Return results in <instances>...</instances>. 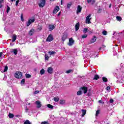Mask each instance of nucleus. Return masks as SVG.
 I'll list each match as a JSON object with an SVG mask.
<instances>
[{"label":"nucleus","mask_w":124,"mask_h":124,"mask_svg":"<svg viewBox=\"0 0 124 124\" xmlns=\"http://www.w3.org/2000/svg\"><path fill=\"white\" fill-rule=\"evenodd\" d=\"M117 78H118L119 80L117 81V83H123V81H120V80H122L124 79V72H120L119 73L117 74Z\"/></svg>","instance_id":"obj_1"},{"label":"nucleus","mask_w":124,"mask_h":124,"mask_svg":"<svg viewBox=\"0 0 124 124\" xmlns=\"http://www.w3.org/2000/svg\"><path fill=\"white\" fill-rule=\"evenodd\" d=\"M46 4V0H40V2L38 3L39 7L42 8L45 6Z\"/></svg>","instance_id":"obj_2"},{"label":"nucleus","mask_w":124,"mask_h":124,"mask_svg":"<svg viewBox=\"0 0 124 124\" xmlns=\"http://www.w3.org/2000/svg\"><path fill=\"white\" fill-rule=\"evenodd\" d=\"M15 76L16 78H17V79H21L22 78V77L23 76V75H22V72H17L15 73Z\"/></svg>","instance_id":"obj_3"},{"label":"nucleus","mask_w":124,"mask_h":124,"mask_svg":"<svg viewBox=\"0 0 124 124\" xmlns=\"http://www.w3.org/2000/svg\"><path fill=\"white\" fill-rule=\"evenodd\" d=\"M91 16L92 15H89L86 17L85 20V22L86 24H92V22H91V20H92Z\"/></svg>","instance_id":"obj_4"},{"label":"nucleus","mask_w":124,"mask_h":124,"mask_svg":"<svg viewBox=\"0 0 124 124\" xmlns=\"http://www.w3.org/2000/svg\"><path fill=\"white\" fill-rule=\"evenodd\" d=\"M34 21H35V19L34 18L29 19L28 21L26 23L27 27L31 26V24H32V23H33Z\"/></svg>","instance_id":"obj_5"},{"label":"nucleus","mask_w":124,"mask_h":124,"mask_svg":"<svg viewBox=\"0 0 124 124\" xmlns=\"http://www.w3.org/2000/svg\"><path fill=\"white\" fill-rule=\"evenodd\" d=\"M74 44V40L73 38H70L69 40V43H68V46H72Z\"/></svg>","instance_id":"obj_6"},{"label":"nucleus","mask_w":124,"mask_h":124,"mask_svg":"<svg viewBox=\"0 0 124 124\" xmlns=\"http://www.w3.org/2000/svg\"><path fill=\"white\" fill-rule=\"evenodd\" d=\"M59 10H60V7H59V6H56L53 10V14H57V13H58Z\"/></svg>","instance_id":"obj_7"},{"label":"nucleus","mask_w":124,"mask_h":124,"mask_svg":"<svg viewBox=\"0 0 124 124\" xmlns=\"http://www.w3.org/2000/svg\"><path fill=\"white\" fill-rule=\"evenodd\" d=\"M54 40V38H53V35L52 34H50L47 38L46 39V41H48L49 42H51V41H53Z\"/></svg>","instance_id":"obj_8"},{"label":"nucleus","mask_w":124,"mask_h":124,"mask_svg":"<svg viewBox=\"0 0 124 124\" xmlns=\"http://www.w3.org/2000/svg\"><path fill=\"white\" fill-rule=\"evenodd\" d=\"M35 104L36 105V107L37 108H38V109H39V108H41V102L39 101H36L35 102Z\"/></svg>","instance_id":"obj_9"},{"label":"nucleus","mask_w":124,"mask_h":124,"mask_svg":"<svg viewBox=\"0 0 124 124\" xmlns=\"http://www.w3.org/2000/svg\"><path fill=\"white\" fill-rule=\"evenodd\" d=\"M82 11V7H81V6L78 5L77 8V14L78 15L79 13H81V12Z\"/></svg>","instance_id":"obj_10"},{"label":"nucleus","mask_w":124,"mask_h":124,"mask_svg":"<svg viewBox=\"0 0 124 124\" xmlns=\"http://www.w3.org/2000/svg\"><path fill=\"white\" fill-rule=\"evenodd\" d=\"M80 90L83 91L84 93H87L88 92V88L87 87L84 86L81 88Z\"/></svg>","instance_id":"obj_11"},{"label":"nucleus","mask_w":124,"mask_h":124,"mask_svg":"<svg viewBox=\"0 0 124 124\" xmlns=\"http://www.w3.org/2000/svg\"><path fill=\"white\" fill-rule=\"evenodd\" d=\"M48 27L50 31H53V30H54L55 28H56V26H55V25H53L51 24H49Z\"/></svg>","instance_id":"obj_12"},{"label":"nucleus","mask_w":124,"mask_h":124,"mask_svg":"<svg viewBox=\"0 0 124 124\" xmlns=\"http://www.w3.org/2000/svg\"><path fill=\"white\" fill-rule=\"evenodd\" d=\"M66 38H67V35L64 34L62 36V41L63 42H64V41H65V39H66Z\"/></svg>","instance_id":"obj_13"},{"label":"nucleus","mask_w":124,"mask_h":124,"mask_svg":"<svg viewBox=\"0 0 124 124\" xmlns=\"http://www.w3.org/2000/svg\"><path fill=\"white\" fill-rule=\"evenodd\" d=\"M53 68L49 67L47 69V72L49 74H53Z\"/></svg>","instance_id":"obj_14"},{"label":"nucleus","mask_w":124,"mask_h":124,"mask_svg":"<svg viewBox=\"0 0 124 124\" xmlns=\"http://www.w3.org/2000/svg\"><path fill=\"white\" fill-rule=\"evenodd\" d=\"M96 41V37L95 36H93L92 39L90 41V43L92 44L93 43H94V42Z\"/></svg>","instance_id":"obj_15"},{"label":"nucleus","mask_w":124,"mask_h":124,"mask_svg":"<svg viewBox=\"0 0 124 124\" xmlns=\"http://www.w3.org/2000/svg\"><path fill=\"white\" fill-rule=\"evenodd\" d=\"M11 53H13L14 55H16L18 53V50L17 49H13L11 50Z\"/></svg>","instance_id":"obj_16"},{"label":"nucleus","mask_w":124,"mask_h":124,"mask_svg":"<svg viewBox=\"0 0 124 124\" xmlns=\"http://www.w3.org/2000/svg\"><path fill=\"white\" fill-rule=\"evenodd\" d=\"M80 27V23L78 22V23H77L76 25H75V30L76 31H78V30H79V28Z\"/></svg>","instance_id":"obj_17"},{"label":"nucleus","mask_w":124,"mask_h":124,"mask_svg":"<svg viewBox=\"0 0 124 124\" xmlns=\"http://www.w3.org/2000/svg\"><path fill=\"white\" fill-rule=\"evenodd\" d=\"M17 39V35L14 34L12 37V42H15Z\"/></svg>","instance_id":"obj_18"},{"label":"nucleus","mask_w":124,"mask_h":124,"mask_svg":"<svg viewBox=\"0 0 124 124\" xmlns=\"http://www.w3.org/2000/svg\"><path fill=\"white\" fill-rule=\"evenodd\" d=\"M81 111H82L81 117H84L85 115H86V113L87 111L86 110V109H82Z\"/></svg>","instance_id":"obj_19"},{"label":"nucleus","mask_w":124,"mask_h":124,"mask_svg":"<svg viewBox=\"0 0 124 124\" xmlns=\"http://www.w3.org/2000/svg\"><path fill=\"white\" fill-rule=\"evenodd\" d=\"M34 29H31V31H30V32H29V34L30 35H32V34H33V33H34Z\"/></svg>","instance_id":"obj_20"},{"label":"nucleus","mask_w":124,"mask_h":124,"mask_svg":"<svg viewBox=\"0 0 124 124\" xmlns=\"http://www.w3.org/2000/svg\"><path fill=\"white\" fill-rule=\"evenodd\" d=\"M41 30H42V26L38 25L37 27V31H41Z\"/></svg>","instance_id":"obj_21"},{"label":"nucleus","mask_w":124,"mask_h":124,"mask_svg":"<svg viewBox=\"0 0 124 124\" xmlns=\"http://www.w3.org/2000/svg\"><path fill=\"white\" fill-rule=\"evenodd\" d=\"M48 53L49 54L50 56H52V55H56L55 51H48Z\"/></svg>","instance_id":"obj_22"},{"label":"nucleus","mask_w":124,"mask_h":124,"mask_svg":"<svg viewBox=\"0 0 124 124\" xmlns=\"http://www.w3.org/2000/svg\"><path fill=\"white\" fill-rule=\"evenodd\" d=\"M116 20H117V21H118L119 22H121V21H122V17L117 16H116Z\"/></svg>","instance_id":"obj_23"},{"label":"nucleus","mask_w":124,"mask_h":124,"mask_svg":"<svg viewBox=\"0 0 124 124\" xmlns=\"http://www.w3.org/2000/svg\"><path fill=\"white\" fill-rule=\"evenodd\" d=\"M71 5H72V3L71 2L68 3L67 5V8H70V7H71Z\"/></svg>","instance_id":"obj_24"},{"label":"nucleus","mask_w":124,"mask_h":124,"mask_svg":"<svg viewBox=\"0 0 124 124\" xmlns=\"http://www.w3.org/2000/svg\"><path fill=\"white\" fill-rule=\"evenodd\" d=\"M44 73H45V70L44 69H42V70H40V74H41V75H43Z\"/></svg>","instance_id":"obj_25"},{"label":"nucleus","mask_w":124,"mask_h":124,"mask_svg":"<svg viewBox=\"0 0 124 124\" xmlns=\"http://www.w3.org/2000/svg\"><path fill=\"white\" fill-rule=\"evenodd\" d=\"M7 70H8V67L7 66H5V68L4 69V71H1V72H2V73H3V72H6V71H7Z\"/></svg>","instance_id":"obj_26"},{"label":"nucleus","mask_w":124,"mask_h":124,"mask_svg":"<svg viewBox=\"0 0 124 124\" xmlns=\"http://www.w3.org/2000/svg\"><path fill=\"white\" fill-rule=\"evenodd\" d=\"M8 117H9V118H10V119H13V118H14V115L12 113H10L8 115Z\"/></svg>","instance_id":"obj_27"},{"label":"nucleus","mask_w":124,"mask_h":124,"mask_svg":"<svg viewBox=\"0 0 124 124\" xmlns=\"http://www.w3.org/2000/svg\"><path fill=\"white\" fill-rule=\"evenodd\" d=\"M77 95H81L83 94V92L81 91H78L77 93Z\"/></svg>","instance_id":"obj_28"},{"label":"nucleus","mask_w":124,"mask_h":124,"mask_svg":"<svg viewBox=\"0 0 124 124\" xmlns=\"http://www.w3.org/2000/svg\"><path fill=\"white\" fill-rule=\"evenodd\" d=\"M88 31H89V29L87 28H85L83 30V32L84 33H87V32H88Z\"/></svg>","instance_id":"obj_29"},{"label":"nucleus","mask_w":124,"mask_h":124,"mask_svg":"<svg viewBox=\"0 0 124 124\" xmlns=\"http://www.w3.org/2000/svg\"><path fill=\"white\" fill-rule=\"evenodd\" d=\"M48 108H49V109H53V108H54V106H53L51 104H48L47 105Z\"/></svg>","instance_id":"obj_30"},{"label":"nucleus","mask_w":124,"mask_h":124,"mask_svg":"<svg viewBox=\"0 0 124 124\" xmlns=\"http://www.w3.org/2000/svg\"><path fill=\"white\" fill-rule=\"evenodd\" d=\"M98 79H99V76H98V75H95L94 77L93 80H97Z\"/></svg>","instance_id":"obj_31"},{"label":"nucleus","mask_w":124,"mask_h":124,"mask_svg":"<svg viewBox=\"0 0 124 124\" xmlns=\"http://www.w3.org/2000/svg\"><path fill=\"white\" fill-rule=\"evenodd\" d=\"M25 76L26 78L29 79V78H31V76L29 74H26Z\"/></svg>","instance_id":"obj_32"},{"label":"nucleus","mask_w":124,"mask_h":124,"mask_svg":"<svg viewBox=\"0 0 124 124\" xmlns=\"http://www.w3.org/2000/svg\"><path fill=\"white\" fill-rule=\"evenodd\" d=\"M87 37H88V34H85L82 35V38H83V39L87 38Z\"/></svg>","instance_id":"obj_33"},{"label":"nucleus","mask_w":124,"mask_h":124,"mask_svg":"<svg viewBox=\"0 0 124 124\" xmlns=\"http://www.w3.org/2000/svg\"><path fill=\"white\" fill-rule=\"evenodd\" d=\"M102 80H103V82H108V79H107V78H106L105 77H103Z\"/></svg>","instance_id":"obj_34"},{"label":"nucleus","mask_w":124,"mask_h":124,"mask_svg":"<svg viewBox=\"0 0 124 124\" xmlns=\"http://www.w3.org/2000/svg\"><path fill=\"white\" fill-rule=\"evenodd\" d=\"M102 34H103V35H106L107 34V31H102Z\"/></svg>","instance_id":"obj_35"},{"label":"nucleus","mask_w":124,"mask_h":124,"mask_svg":"<svg viewBox=\"0 0 124 124\" xmlns=\"http://www.w3.org/2000/svg\"><path fill=\"white\" fill-rule=\"evenodd\" d=\"M99 113H100L99 110H97L96 111V114H95L96 117H97V116H98V115H99Z\"/></svg>","instance_id":"obj_36"},{"label":"nucleus","mask_w":124,"mask_h":124,"mask_svg":"<svg viewBox=\"0 0 124 124\" xmlns=\"http://www.w3.org/2000/svg\"><path fill=\"white\" fill-rule=\"evenodd\" d=\"M45 58L46 61H48V60H49V56H48L47 54L45 55Z\"/></svg>","instance_id":"obj_37"},{"label":"nucleus","mask_w":124,"mask_h":124,"mask_svg":"<svg viewBox=\"0 0 124 124\" xmlns=\"http://www.w3.org/2000/svg\"><path fill=\"white\" fill-rule=\"evenodd\" d=\"M65 102V101L63 100H60V104H64Z\"/></svg>","instance_id":"obj_38"},{"label":"nucleus","mask_w":124,"mask_h":124,"mask_svg":"<svg viewBox=\"0 0 124 124\" xmlns=\"http://www.w3.org/2000/svg\"><path fill=\"white\" fill-rule=\"evenodd\" d=\"M24 124H31V122H30V121H29V120H26V121L24 122Z\"/></svg>","instance_id":"obj_39"},{"label":"nucleus","mask_w":124,"mask_h":124,"mask_svg":"<svg viewBox=\"0 0 124 124\" xmlns=\"http://www.w3.org/2000/svg\"><path fill=\"white\" fill-rule=\"evenodd\" d=\"M54 101H55L56 102H58V101H59V98L54 97Z\"/></svg>","instance_id":"obj_40"},{"label":"nucleus","mask_w":124,"mask_h":124,"mask_svg":"<svg viewBox=\"0 0 124 124\" xmlns=\"http://www.w3.org/2000/svg\"><path fill=\"white\" fill-rule=\"evenodd\" d=\"M9 11H10V7H9V6H7V10H6L7 13H8L9 12Z\"/></svg>","instance_id":"obj_41"},{"label":"nucleus","mask_w":124,"mask_h":124,"mask_svg":"<svg viewBox=\"0 0 124 124\" xmlns=\"http://www.w3.org/2000/svg\"><path fill=\"white\" fill-rule=\"evenodd\" d=\"M106 46H105V45H103L102 46V47H100L99 48V50H101V49H104V48H105Z\"/></svg>","instance_id":"obj_42"},{"label":"nucleus","mask_w":124,"mask_h":124,"mask_svg":"<svg viewBox=\"0 0 124 124\" xmlns=\"http://www.w3.org/2000/svg\"><path fill=\"white\" fill-rule=\"evenodd\" d=\"M21 85H24L25 84V79H22L21 81Z\"/></svg>","instance_id":"obj_43"},{"label":"nucleus","mask_w":124,"mask_h":124,"mask_svg":"<svg viewBox=\"0 0 124 124\" xmlns=\"http://www.w3.org/2000/svg\"><path fill=\"white\" fill-rule=\"evenodd\" d=\"M71 72H72V70H68L66 71V73L68 74V73H71Z\"/></svg>","instance_id":"obj_44"},{"label":"nucleus","mask_w":124,"mask_h":124,"mask_svg":"<svg viewBox=\"0 0 124 124\" xmlns=\"http://www.w3.org/2000/svg\"><path fill=\"white\" fill-rule=\"evenodd\" d=\"M18 4H19V0H17L16 1V6H18Z\"/></svg>","instance_id":"obj_45"},{"label":"nucleus","mask_w":124,"mask_h":124,"mask_svg":"<svg viewBox=\"0 0 124 124\" xmlns=\"http://www.w3.org/2000/svg\"><path fill=\"white\" fill-rule=\"evenodd\" d=\"M37 93H39V91H35L34 92V94H37Z\"/></svg>","instance_id":"obj_46"},{"label":"nucleus","mask_w":124,"mask_h":124,"mask_svg":"<svg viewBox=\"0 0 124 124\" xmlns=\"http://www.w3.org/2000/svg\"><path fill=\"white\" fill-rule=\"evenodd\" d=\"M25 110L26 113L28 112V111H29V108H28V107H25Z\"/></svg>","instance_id":"obj_47"},{"label":"nucleus","mask_w":124,"mask_h":124,"mask_svg":"<svg viewBox=\"0 0 124 124\" xmlns=\"http://www.w3.org/2000/svg\"><path fill=\"white\" fill-rule=\"evenodd\" d=\"M41 124H49V123L47 122H43Z\"/></svg>","instance_id":"obj_48"},{"label":"nucleus","mask_w":124,"mask_h":124,"mask_svg":"<svg viewBox=\"0 0 124 124\" xmlns=\"http://www.w3.org/2000/svg\"><path fill=\"white\" fill-rule=\"evenodd\" d=\"M109 102L110 103H113V102H114V100H113V99H110L109 100Z\"/></svg>","instance_id":"obj_49"},{"label":"nucleus","mask_w":124,"mask_h":124,"mask_svg":"<svg viewBox=\"0 0 124 124\" xmlns=\"http://www.w3.org/2000/svg\"><path fill=\"white\" fill-rule=\"evenodd\" d=\"M21 21H24V18L23 17V14L21 15Z\"/></svg>","instance_id":"obj_50"},{"label":"nucleus","mask_w":124,"mask_h":124,"mask_svg":"<svg viewBox=\"0 0 124 124\" xmlns=\"http://www.w3.org/2000/svg\"><path fill=\"white\" fill-rule=\"evenodd\" d=\"M110 86H108V87H107V91H110Z\"/></svg>","instance_id":"obj_51"},{"label":"nucleus","mask_w":124,"mask_h":124,"mask_svg":"<svg viewBox=\"0 0 124 124\" xmlns=\"http://www.w3.org/2000/svg\"><path fill=\"white\" fill-rule=\"evenodd\" d=\"M91 2H92V4H93V3H94V2H95V0H92Z\"/></svg>","instance_id":"obj_52"},{"label":"nucleus","mask_w":124,"mask_h":124,"mask_svg":"<svg viewBox=\"0 0 124 124\" xmlns=\"http://www.w3.org/2000/svg\"><path fill=\"white\" fill-rule=\"evenodd\" d=\"M92 0H87V2H88V3H90V2H92Z\"/></svg>","instance_id":"obj_53"},{"label":"nucleus","mask_w":124,"mask_h":124,"mask_svg":"<svg viewBox=\"0 0 124 124\" xmlns=\"http://www.w3.org/2000/svg\"><path fill=\"white\" fill-rule=\"evenodd\" d=\"M61 14H62V12H60L57 15H58V16H60Z\"/></svg>","instance_id":"obj_54"},{"label":"nucleus","mask_w":124,"mask_h":124,"mask_svg":"<svg viewBox=\"0 0 124 124\" xmlns=\"http://www.w3.org/2000/svg\"><path fill=\"white\" fill-rule=\"evenodd\" d=\"M1 3H2L0 2V8H1L2 7V4Z\"/></svg>","instance_id":"obj_55"},{"label":"nucleus","mask_w":124,"mask_h":124,"mask_svg":"<svg viewBox=\"0 0 124 124\" xmlns=\"http://www.w3.org/2000/svg\"><path fill=\"white\" fill-rule=\"evenodd\" d=\"M101 10H102L101 9H98V12H99V13L101 12Z\"/></svg>","instance_id":"obj_56"},{"label":"nucleus","mask_w":124,"mask_h":124,"mask_svg":"<svg viewBox=\"0 0 124 124\" xmlns=\"http://www.w3.org/2000/svg\"><path fill=\"white\" fill-rule=\"evenodd\" d=\"M2 56V52H0V58Z\"/></svg>","instance_id":"obj_57"},{"label":"nucleus","mask_w":124,"mask_h":124,"mask_svg":"<svg viewBox=\"0 0 124 124\" xmlns=\"http://www.w3.org/2000/svg\"><path fill=\"white\" fill-rule=\"evenodd\" d=\"M0 2L2 3V2H3V0H0Z\"/></svg>","instance_id":"obj_58"},{"label":"nucleus","mask_w":124,"mask_h":124,"mask_svg":"<svg viewBox=\"0 0 124 124\" xmlns=\"http://www.w3.org/2000/svg\"><path fill=\"white\" fill-rule=\"evenodd\" d=\"M98 102L99 103H102V101H101V100H99Z\"/></svg>","instance_id":"obj_59"},{"label":"nucleus","mask_w":124,"mask_h":124,"mask_svg":"<svg viewBox=\"0 0 124 124\" xmlns=\"http://www.w3.org/2000/svg\"><path fill=\"white\" fill-rule=\"evenodd\" d=\"M115 33H116V32H114L113 35H115Z\"/></svg>","instance_id":"obj_60"},{"label":"nucleus","mask_w":124,"mask_h":124,"mask_svg":"<svg viewBox=\"0 0 124 124\" xmlns=\"http://www.w3.org/2000/svg\"><path fill=\"white\" fill-rule=\"evenodd\" d=\"M27 105H31V103H28Z\"/></svg>","instance_id":"obj_61"},{"label":"nucleus","mask_w":124,"mask_h":124,"mask_svg":"<svg viewBox=\"0 0 124 124\" xmlns=\"http://www.w3.org/2000/svg\"><path fill=\"white\" fill-rule=\"evenodd\" d=\"M61 4H62V0H61Z\"/></svg>","instance_id":"obj_62"},{"label":"nucleus","mask_w":124,"mask_h":124,"mask_svg":"<svg viewBox=\"0 0 124 124\" xmlns=\"http://www.w3.org/2000/svg\"><path fill=\"white\" fill-rule=\"evenodd\" d=\"M123 68H124L121 67V68H120L121 70H122V69H123Z\"/></svg>","instance_id":"obj_63"},{"label":"nucleus","mask_w":124,"mask_h":124,"mask_svg":"<svg viewBox=\"0 0 124 124\" xmlns=\"http://www.w3.org/2000/svg\"><path fill=\"white\" fill-rule=\"evenodd\" d=\"M111 5H111V4H109V7H111Z\"/></svg>","instance_id":"obj_64"}]
</instances>
